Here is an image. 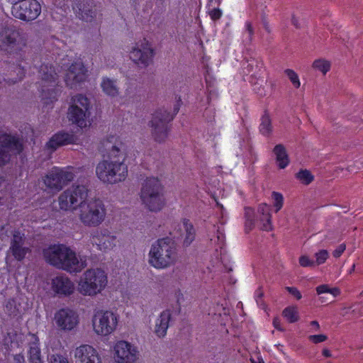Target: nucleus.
Here are the masks:
<instances>
[{
    "label": "nucleus",
    "mask_w": 363,
    "mask_h": 363,
    "mask_svg": "<svg viewBox=\"0 0 363 363\" xmlns=\"http://www.w3.org/2000/svg\"><path fill=\"white\" fill-rule=\"evenodd\" d=\"M33 341L30 344L28 357L30 363H43L40 358V350L38 338L33 335Z\"/></svg>",
    "instance_id": "obj_31"
},
{
    "label": "nucleus",
    "mask_w": 363,
    "mask_h": 363,
    "mask_svg": "<svg viewBox=\"0 0 363 363\" xmlns=\"http://www.w3.org/2000/svg\"><path fill=\"white\" fill-rule=\"evenodd\" d=\"M340 291L339 289L330 287L329 294L333 295V297H336L337 296H338L340 294Z\"/></svg>",
    "instance_id": "obj_51"
},
{
    "label": "nucleus",
    "mask_w": 363,
    "mask_h": 363,
    "mask_svg": "<svg viewBox=\"0 0 363 363\" xmlns=\"http://www.w3.org/2000/svg\"><path fill=\"white\" fill-rule=\"evenodd\" d=\"M329 257V253L326 250H320L315 254V265L323 264Z\"/></svg>",
    "instance_id": "obj_39"
},
{
    "label": "nucleus",
    "mask_w": 363,
    "mask_h": 363,
    "mask_svg": "<svg viewBox=\"0 0 363 363\" xmlns=\"http://www.w3.org/2000/svg\"><path fill=\"white\" fill-rule=\"evenodd\" d=\"M12 15L23 21H33L38 18L41 12V6L36 0H25L12 6Z\"/></svg>",
    "instance_id": "obj_17"
},
{
    "label": "nucleus",
    "mask_w": 363,
    "mask_h": 363,
    "mask_svg": "<svg viewBox=\"0 0 363 363\" xmlns=\"http://www.w3.org/2000/svg\"><path fill=\"white\" fill-rule=\"evenodd\" d=\"M178 227L181 233L183 245L188 247L191 245L196 235L195 228L192 223L187 218H183L181 220Z\"/></svg>",
    "instance_id": "obj_26"
},
{
    "label": "nucleus",
    "mask_w": 363,
    "mask_h": 363,
    "mask_svg": "<svg viewBox=\"0 0 363 363\" xmlns=\"http://www.w3.org/2000/svg\"><path fill=\"white\" fill-rule=\"evenodd\" d=\"M76 174V169L72 167H54L42 178V181L51 192L57 193L72 182Z\"/></svg>",
    "instance_id": "obj_10"
},
{
    "label": "nucleus",
    "mask_w": 363,
    "mask_h": 363,
    "mask_svg": "<svg viewBox=\"0 0 363 363\" xmlns=\"http://www.w3.org/2000/svg\"><path fill=\"white\" fill-rule=\"evenodd\" d=\"M177 259L176 245L171 239H159L151 245L148 253V262L154 268L166 269L174 264Z\"/></svg>",
    "instance_id": "obj_4"
},
{
    "label": "nucleus",
    "mask_w": 363,
    "mask_h": 363,
    "mask_svg": "<svg viewBox=\"0 0 363 363\" xmlns=\"http://www.w3.org/2000/svg\"><path fill=\"white\" fill-rule=\"evenodd\" d=\"M286 289L291 295L295 296L297 299H301V294L300 291L296 288L287 286V287H286Z\"/></svg>",
    "instance_id": "obj_46"
},
{
    "label": "nucleus",
    "mask_w": 363,
    "mask_h": 363,
    "mask_svg": "<svg viewBox=\"0 0 363 363\" xmlns=\"http://www.w3.org/2000/svg\"><path fill=\"white\" fill-rule=\"evenodd\" d=\"M77 141V138L74 135L62 131L55 134L48 142L47 146L55 150L60 146L76 143Z\"/></svg>",
    "instance_id": "obj_27"
},
{
    "label": "nucleus",
    "mask_w": 363,
    "mask_h": 363,
    "mask_svg": "<svg viewBox=\"0 0 363 363\" xmlns=\"http://www.w3.org/2000/svg\"><path fill=\"white\" fill-rule=\"evenodd\" d=\"M330 62L323 58L317 59L312 64L313 69L321 72L323 75L330 69Z\"/></svg>",
    "instance_id": "obj_33"
},
{
    "label": "nucleus",
    "mask_w": 363,
    "mask_h": 363,
    "mask_svg": "<svg viewBox=\"0 0 363 363\" xmlns=\"http://www.w3.org/2000/svg\"><path fill=\"white\" fill-rule=\"evenodd\" d=\"M125 147L121 143L111 146L107 159L99 162L96 167L97 178L104 184H114L124 181L128 176L125 164Z\"/></svg>",
    "instance_id": "obj_1"
},
{
    "label": "nucleus",
    "mask_w": 363,
    "mask_h": 363,
    "mask_svg": "<svg viewBox=\"0 0 363 363\" xmlns=\"http://www.w3.org/2000/svg\"><path fill=\"white\" fill-rule=\"evenodd\" d=\"M120 315L113 309L96 311L91 317V328L94 333L101 337L113 334L118 328Z\"/></svg>",
    "instance_id": "obj_7"
},
{
    "label": "nucleus",
    "mask_w": 363,
    "mask_h": 363,
    "mask_svg": "<svg viewBox=\"0 0 363 363\" xmlns=\"http://www.w3.org/2000/svg\"><path fill=\"white\" fill-rule=\"evenodd\" d=\"M108 283L107 273L99 267L86 269L80 276L77 290L84 296L95 297L106 289Z\"/></svg>",
    "instance_id": "obj_3"
},
{
    "label": "nucleus",
    "mask_w": 363,
    "mask_h": 363,
    "mask_svg": "<svg viewBox=\"0 0 363 363\" xmlns=\"http://www.w3.org/2000/svg\"><path fill=\"white\" fill-rule=\"evenodd\" d=\"M297 179L304 184H308L313 180V177L311 172L306 169L301 170L296 174Z\"/></svg>",
    "instance_id": "obj_36"
},
{
    "label": "nucleus",
    "mask_w": 363,
    "mask_h": 363,
    "mask_svg": "<svg viewBox=\"0 0 363 363\" xmlns=\"http://www.w3.org/2000/svg\"><path fill=\"white\" fill-rule=\"evenodd\" d=\"M38 78L37 86L43 103L48 105L56 101L60 89L58 87V75L55 68L48 65H42L38 71Z\"/></svg>",
    "instance_id": "obj_5"
},
{
    "label": "nucleus",
    "mask_w": 363,
    "mask_h": 363,
    "mask_svg": "<svg viewBox=\"0 0 363 363\" xmlns=\"http://www.w3.org/2000/svg\"><path fill=\"white\" fill-rule=\"evenodd\" d=\"M308 340L314 344H318L327 340L328 336L324 334L311 335L308 336Z\"/></svg>",
    "instance_id": "obj_42"
},
{
    "label": "nucleus",
    "mask_w": 363,
    "mask_h": 363,
    "mask_svg": "<svg viewBox=\"0 0 363 363\" xmlns=\"http://www.w3.org/2000/svg\"><path fill=\"white\" fill-rule=\"evenodd\" d=\"M88 189L83 185L72 186L63 191L58 197L60 208L65 211L80 209L88 197Z\"/></svg>",
    "instance_id": "obj_11"
},
{
    "label": "nucleus",
    "mask_w": 363,
    "mask_h": 363,
    "mask_svg": "<svg viewBox=\"0 0 363 363\" xmlns=\"http://www.w3.org/2000/svg\"><path fill=\"white\" fill-rule=\"evenodd\" d=\"M245 215L247 229L251 230L255 223H259L261 229L266 231L272 230L270 207L267 203L259 204L257 213L251 208H246Z\"/></svg>",
    "instance_id": "obj_13"
},
{
    "label": "nucleus",
    "mask_w": 363,
    "mask_h": 363,
    "mask_svg": "<svg viewBox=\"0 0 363 363\" xmlns=\"http://www.w3.org/2000/svg\"><path fill=\"white\" fill-rule=\"evenodd\" d=\"M276 162L280 169L286 168L289 164V158L285 147L281 144L277 145L273 150Z\"/></svg>",
    "instance_id": "obj_30"
},
{
    "label": "nucleus",
    "mask_w": 363,
    "mask_h": 363,
    "mask_svg": "<svg viewBox=\"0 0 363 363\" xmlns=\"http://www.w3.org/2000/svg\"><path fill=\"white\" fill-rule=\"evenodd\" d=\"M178 110L179 108H177L174 114L163 108L159 109L153 113L149 125L152 128V134L155 140L162 142L167 137V123L173 119Z\"/></svg>",
    "instance_id": "obj_14"
},
{
    "label": "nucleus",
    "mask_w": 363,
    "mask_h": 363,
    "mask_svg": "<svg viewBox=\"0 0 363 363\" xmlns=\"http://www.w3.org/2000/svg\"><path fill=\"white\" fill-rule=\"evenodd\" d=\"M77 17L91 25H98L101 22V14L90 0H79L75 9Z\"/></svg>",
    "instance_id": "obj_21"
},
{
    "label": "nucleus",
    "mask_w": 363,
    "mask_h": 363,
    "mask_svg": "<svg viewBox=\"0 0 363 363\" xmlns=\"http://www.w3.org/2000/svg\"><path fill=\"white\" fill-rule=\"evenodd\" d=\"M211 18L213 21L219 19L222 16V11L219 9H213L208 11Z\"/></svg>",
    "instance_id": "obj_44"
},
{
    "label": "nucleus",
    "mask_w": 363,
    "mask_h": 363,
    "mask_svg": "<svg viewBox=\"0 0 363 363\" xmlns=\"http://www.w3.org/2000/svg\"><path fill=\"white\" fill-rule=\"evenodd\" d=\"M24 235L20 231L16 230L10 246V251L18 260H22L28 252V248L23 247Z\"/></svg>",
    "instance_id": "obj_25"
},
{
    "label": "nucleus",
    "mask_w": 363,
    "mask_h": 363,
    "mask_svg": "<svg viewBox=\"0 0 363 363\" xmlns=\"http://www.w3.org/2000/svg\"><path fill=\"white\" fill-rule=\"evenodd\" d=\"M106 208L104 203L98 199H85L78 211L80 222L86 227H98L106 218Z\"/></svg>",
    "instance_id": "obj_8"
},
{
    "label": "nucleus",
    "mask_w": 363,
    "mask_h": 363,
    "mask_svg": "<svg viewBox=\"0 0 363 363\" xmlns=\"http://www.w3.org/2000/svg\"><path fill=\"white\" fill-rule=\"evenodd\" d=\"M76 363H104L99 352L90 345L84 344L74 350Z\"/></svg>",
    "instance_id": "obj_22"
},
{
    "label": "nucleus",
    "mask_w": 363,
    "mask_h": 363,
    "mask_svg": "<svg viewBox=\"0 0 363 363\" xmlns=\"http://www.w3.org/2000/svg\"><path fill=\"white\" fill-rule=\"evenodd\" d=\"M291 22L297 28H298L300 26V24L298 23V20L296 17L295 16H292V18H291Z\"/></svg>",
    "instance_id": "obj_53"
},
{
    "label": "nucleus",
    "mask_w": 363,
    "mask_h": 363,
    "mask_svg": "<svg viewBox=\"0 0 363 363\" xmlns=\"http://www.w3.org/2000/svg\"><path fill=\"white\" fill-rule=\"evenodd\" d=\"M285 73L295 88H299L301 82L298 74L292 69H286Z\"/></svg>",
    "instance_id": "obj_40"
},
{
    "label": "nucleus",
    "mask_w": 363,
    "mask_h": 363,
    "mask_svg": "<svg viewBox=\"0 0 363 363\" xmlns=\"http://www.w3.org/2000/svg\"><path fill=\"white\" fill-rule=\"evenodd\" d=\"M272 198L273 200L274 207L275 208V211L278 212L283 206L284 197L281 194L273 191L272 194Z\"/></svg>",
    "instance_id": "obj_37"
},
{
    "label": "nucleus",
    "mask_w": 363,
    "mask_h": 363,
    "mask_svg": "<svg viewBox=\"0 0 363 363\" xmlns=\"http://www.w3.org/2000/svg\"><path fill=\"white\" fill-rule=\"evenodd\" d=\"M154 50L146 39L136 42L130 50V59L140 67H147L153 60Z\"/></svg>",
    "instance_id": "obj_15"
},
{
    "label": "nucleus",
    "mask_w": 363,
    "mask_h": 363,
    "mask_svg": "<svg viewBox=\"0 0 363 363\" xmlns=\"http://www.w3.org/2000/svg\"><path fill=\"white\" fill-rule=\"evenodd\" d=\"M87 78V70L79 60L69 67L65 76V82L69 89H77Z\"/></svg>",
    "instance_id": "obj_20"
},
{
    "label": "nucleus",
    "mask_w": 363,
    "mask_h": 363,
    "mask_svg": "<svg viewBox=\"0 0 363 363\" xmlns=\"http://www.w3.org/2000/svg\"><path fill=\"white\" fill-rule=\"evenodd\" d=\"M22 150V144L18 139L0 130V166L10 160L11 154H17Z\"/></svg>",
    "instance_id": "obj_18"
},
{
    "label": "nucleus",
    "mask_w": 363,
    "mask_h": 363,
    "mask_svg": "<svg viewBox=\"0 0 363 363\" xmlns=\"http://www.w3.org/2000/svg\"><path fill=\"white\" fill-rule=\"evenodd\" d=\"M90 243L98 250L108 252L116 247L118 242L117 236L107 229L97 228L90 234Z\"/></svg>",
    "instance_id": "obj_16"
},
{
    "label": "nucleus",
    "mask_w": 363,
    "mask_h": 363,
    "mask_svg": "<svg viewBox=\"0 0 363 363\" xmlns=\"http://www.w3.org/2000/svg\"><path fill=\"white\" fill-rule=\"evenodd\" d=\"M91 105L88 97L82 94H76L70 99L67 111L69 121L80 128H86L90 123Z\"/></svg>",
    "instance_id": "obj_9"
},
{
    "label": "nucleus",
    "mask_w": 363,
    "mask_h": 363,
    "mask_svg": "<svg viewBox=\"0 0 363 363\" xmlns=\"http://www.w3.org/2000/svg\"><path fill=\"white\" fill-rule=\"evenodd\" d=\"M48 363H69L67 357L60 354H50L47 358Z\"/></svg>",
    "instance_id": "obj_38"
},
{
    "label": "nucleus",
    "mask_w": 363,
    "mask_h": 363,
    "mask_svg": "<svg viewBox=\"0 0 363 363\" xmlns=\"http://www.w3.org/2000/svg\"><path fill=\"white\" fill-rule=\"evenodd\" d=\"M140 197L142 203L149 211H161L165 205L161 181L157 177H147L142 184Z\"/></svg>",
    "instance_id": "obj_6"
},
{
    "label": "nucleus",
    "mask_w": 363,
    "mask_h": 363,
    "mask_svg": "<svg viewBox=\"0 0 363 363\" xmlns=\"http://www.w3.org/2000/svg\"><path fill=\"white\" fill-rule=\"evenodd\" d=\"M4 182V178L3 177L0 176V186L2 184V183Z\"/></svg>",
    "instance_id": "obj_55"
},
{
    "label": "nucleus",
    "mask_w": 363,
    "mask_h": 363,
    "mask_svg": "<svg viewBox=\"0 0 363 363\" xmlns=\"http://www.w3.org/2000/svg\"><path fill=\"white\" fill-rule=\"evenodd\" d=\"M310 325L312 326L311 331L315 332L320 330V325L316 320H313L311 322Z\"/></svg>",
    "instance_id": "obj_50"
},
{
    "label": "nucleus",
    "mask_w": 363,
    "mask_h": 363,
    "mask_svg": "<svg viewBox=\"0 0 363 363\" xmlns=\"http://www.w3.org/2000/svg\"><path fill=\"white\" fill-rule=\"evenodd\" d=\"M210 245L216 252L220 251V255H222V251L225 246V235L222 230L218 229L216 233L210 237Z\"/></svg>",
    "instance_id": "obj_32"
},
{
    "label": "nucleus",
    "mask_w": 363,
    "mask_h": 363,
    "mask_svg": "<svg viewBox=\"0 0 363 363\" xmlns=\"http://www.w3.org/2000/svg\"><path fill=\"white\" fill-rule=\"evenodd\" d=\"M50 288L55 295L68 296L74 293L75 286L67 276L60 274L52 278Z\"/></svg>",
    "instance_id": "obj_24"
},
{
    "label": "nucleus",
    "mask_w": 363,
    "mask_h": 363,
    "mask_svg": "<svg viewBox=\"0 0 363 363\" xmlns=\"http://www.w3.org/2000/svg\"><path fill=\"white\" fill-rule=\"evenodd\" d=\"M329 290L330 286L328 284H323L316 287V292L319 295L325 293L329 294Z\"/></svg>",
    "instance_id": "obj_47"
},
{
    "label": "nucleus",
    "mask_w": 363,
    "mask_h": 363,
    "mask_svg": "<svg viewBox=\"0 0 363 363\" xmlns=\"http://www.w3.org/2000/svg\"><path fill=\"white\" fill-rule=\"evenodd\" d=\"M19 33L12 27H0V50L12 52L19 48Z\"/></svg>",
    "instance_id": "obj_23"
},
{
    "label": "nucleus",
    "mask_w": 363,
    "mask_h": 363,
    "mask_svg": "<svg viewBox=\"0 0 363 363\" xmlns=\"http://www.w3.org/2000/svg\"><path fill=\"white\" fill-rule=\"evenodd\" d=\"M18 72H19V76H18V79H15V80L11 79L10 78H8L6 79L1 75H0V84L2 83V80L5 81L6 84H8L9 85L16 83L18 80H21L24 75V72L21 68H18Z\"/></svg>",
    "instance_id": "obj_43"
},
{
    "label": "nucleus",
    "mask_w": 363,
    "mask_h": 363,
    "mask_svg": "<svg viewBox=\"0 0 363 363\" xmlns=\"http://www.w3.org/2000/svg\"><path fill=\"white\" fill-rule=\"evenodd\" d=\"M112 354L116 363H137L140 357L138 347L124 340L113 343Z\"/></svg>",
    "instance_id": "obj_12"
},
{
    "label": "nucleus",
    "mask_w": 363,
    "mask_h": 363,
    "mask_svg": "<svg viewBox=\"0 0 363 363\" xmlns=\"http://www.w3.org/2000/svg\"><path fill=\"white\" fill-rule=\"evenodd\" d=\"M171 317L172 313L169 310H164L160 313L155 320L154 328V333L157 337L161 338L166 335Z\"/></svg>",
    "instance_id": "obj_28"
},
{
    "label": "nucleus",
    "mask_w": 363,
    "mask_h": 363,
    "mask_svg": "<svg viewBox=\"0 0 363 363\" xmlns=\"http://www.w3.org/2000/svg\"><path fill=\"white\" fill-rule=\"evenodd\" d=\"M323 354L326 357H330L332 355L330 351L328 350V349H324L323 350Z\"/></svg>",
    "instance_id": "obj_54"
},
{
    "label": "nucleus",
    "mask_w": 363,
    "mask_h": 363,
    "mask_svg": "<svg viewBox=\"0 0 363 363\" xmlns=\"http://www.w3.org/2000/svg\"><path fill=\"white\" fill-rule=\"evenodd\" d=\"M346 246L345 244L340 245L333 252V255L337 258L341 256L343 252L345 250Z\"/></svg>",
    "instance_id": "obj_45"
},
{
    "label": "nucleus",
    "mask_w": 363,
    "mask_h": 363,
    "mask_svg": "<svg viewBox=\"0 0 363 363\" xmlns=\"http://www.w3.org/2000/svg\"><path fill=\"white\" fill-rule=\"evenodd\" d=\"M56 326L63 331H72L79 325V318L77 312L69 308H61L54 315Z\"/></svg>",
    "instance_id": "obj_19"
},
{
    "label": "nucleus",
    "mask_w": 363,
    "mask_h": 363,
    "mask_svg": "<svg viewBox=\"0 0 363 363\" xmlns=\"http://www.w3.org/2000/svg\"><path fill=\"white\" fill-rule=\"evenodd\" d=\"M299 264L303 267H313L315 266L314 261L311 259L307 255H301L300 257Z\"/></svg>",
    "instance_id": "obj_41"
},
{
    "label": "nucleus",
    "mask_w": 363,
    "mask_h": 363,
    "mask_svg": "<svg viewBox=\"0 0 363 363\" xmlns=\"http://www.w3.org/2000/svg\"><path fill=\"white\" fill-rule=\"evenodd\" d=\"M273 325H274V326L277 329H278V330H281V327H280V320H279V318H274V320H273Z\"/></svg>",
    "instance_id": "obj_52"
},
{
    "label": "nucleus",
    "mask_w": 363,
    "mask_h": 363,
    "mask_svg": "<svg viewBox=\"0 0 363 363\" xmlns=\"http://www.w3.org/2000/svg\"><path fill=\"white\" fill-rule=\"evenodd\" d=\"M354 267H355V265L353 264L352 268H351V269H350V273H352L354 270Z\"/></svg>",
    "instance_id": "obj_56"
},
{
    "label": "nucleus",
    "mask_w": 363,
    "mask_h": 363,
    "mask_svg": "<svg viewBox=\"0 0 363 363\" xmlns=\"http://www.w3.org/2000/svg\"><path fill=\"white\" fill-rule=\"evenodd\" d=\"M282 315L289 323H295L299 320V312L296 306L286 307L283 311Z\"/></svg>",
    "instance_id": "obj_34"
},
{
    "label": "nucleus",
    "mask_w": 363,
    "mask_h": 363,
    "mask_svg": "<svg viewBox=\"0 0 363 363\" xmlns=\"http://www.w3.org/2000/svg\"><path fill=\"white\" fill-rule=\"evenodd\" d=\"M45 261L55 267L65 270L70 274L79 273L86 267V261L70 247L57 244L43 250Z\"/></svg>",
    "instance_id": "obj_2"
},
{
    "label": "nucleus",
    "mask_w": 363,
    "mask_h": 363,
    "mask_svg": "<svg viewBox=\"0 0 363 363\" xmlns=\"http://www.w3.org/2000/svg\"><path fill=\"white\" fill-rule=\"evenodd\" d=\"M100 86L103 92L110 97H116L119 94V89L114 79L104 77L101 79Z\"/></svg>",
    "instance_id": "obj_29"
},
{
    "label": "nucleus",
    "mask_w": 363,
    "mask_h": 363,
    "mask_svg": "<svg viewBox=\"0 0 363 363\" xmlns=\"http://www.w3.org/2000/svg\"><path fill=\"white\" fill-rule=\"evenodd\" d=\"M245 33L247 35L248 38H250L253 34V28L250 22H246L245 23Z\"/></svg>",
    "instance_id": "obj_48"
},
{
    "label": "nucleus",
    "mask_w": 363,
    "mask_h": 363,
    "mask_svg": "<svg viewBox=\"0 0 363 363\" xmlns=\"http://www.w3.org/2000/svg\"><path fill=\"white\" fill-rule=\"evenodd\" d=\"M272 130V121L269 114L264 113L261 118L259 131L264 135H268Z\"/></svg>",
    "instance_id": "obj_35"
},
{
    "label": "nucleus",
    "mask_w": 363,
    "mask_h": 363,
    "mask_svg": "<svg viewBox=\"0 0 363 363\" xmlns=\"http://www.w3.org/2000/svg\"><path fill=\"white\" fill-rule=\"evenodd\" d=\"M14 363H25V358L23 355L18 354L14 356Z\"/></svg>",
    "instance_id": "obj_49"
}]
</instances>
